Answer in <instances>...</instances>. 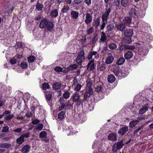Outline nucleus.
Returning <instances> with one entry per match:
<instances>
[{
	"label": "nucleus",
	"mask_w": 153,
	"mask_h": 153,
	"mask_svg": "<svg viewBox=\"0 0 153 153\" xmlns=\"http://www.w3.org/2000/svg\"><path fill=\"white\" fill-rule=\"evenodd\" d=\"M102 86H98L95 89V90L97 92H99V91H101L102 90Z\"/></svg>",
	"instance_id": "nucleus-60"
},
{
	"label": "nucleus",
	"mask_w": 153,
	"mask_h": 153,
	"mask_svg": "<svg viewBox=\"0 0 153 153\" xmlns=\"http://www.w3.org/2000/svg\"><path fill=\"white\" fill-rule=\"evenodd\" d=\"M39 122V120L37 119H36L35 120H33L32 122V123L33 125H36L38 124Z\"/></svg>",
	"instance_id": "nucleus-61"
},
{
	"label": "nucleus",
	"mask_w": 153,
	"mask_h": 153,
	"mask_svg": "<svg viewBox=\"0 0 153 153\" xmlns=\"http://www.w3.org/2000/svg\"><path fill=\"white\" fill-rule=\"evenodd\" d=\"M47 133L46 131H44L41 132L39 134V136L40 137L44 138L46 137Z\"/></svg>",
	"instance_id": "nucleus-42"
},
{
	"label": "nucleus",
	"mask_w": 153,
	"mask_h": 153,
	"mask_svg": "<svg viewBox=\"0 0 153 153\" xmlns=\"http://www.w3.org/2000/svg\"><path fill=\"white\" fill-rule=\"evenodd\" d=\"M129 15L134 17H137L138 18L143 17L145 15L144 12L139 10L136 7L131 8L129 11Z\"/></svg>",
	"instance_id": "nucleus-1"
},
{
	"label": "nucleus",
	"mask_w": 153,
	"mask_h": 153,
	"mask_svg": "<svg viewBox=\"0 0 153 153\" xmlns=\"http://www.w3.org/2000/svg\"><path fill=\"white\" fill-rule=\"evenodd\" d=\"M65 109H70V108L71 107V105L70 104V102L69 101L65 103Z\"/></svg>",
	"instance_id": "nucleus-41"
},
{
	"label": "nucleus",
	"mask_w": 153,
	"mask_h": 153,
	"mask_svg": "<svg viewBox=\"0 0 153 153\" xmlns=\"http://www.w3.org/2000/svg\"><path fill=\"white\" fill-rule=\"evenodd\" d=\"M114 72L116 76L119 77L120 79L124 78L128 75V73L126 71L120 70L119 68H117L114 69Z\"/></svg>",
	"instance_id": "nucleus-3"
},
{
	"label": "nucleus",
	"mask_w": 153,
	"mask_h": 153,
	"mask_svg": "<svg viewBox=\"0 0 153 153\" xmlns=\"http://www.w3.org/2000/svg\"><path fill=\"white\" fill-rule=\"evenodd\" d=\"M16 45L17 46V48H22V43L21 42H17Z\"/></svg>",
	"instance_id": "nucleus-59"
},
{
	"label": "nucleus",
	"mask_w": 153,
	"mask_h": 153,
	"mask_svg": "<svg viewBox=\"0 0 153 153\" xmlns=\"http://www.w3.org/2000/svg\"><path fill=\"white\" fill-rule=\"evenodd\" d=\"M93 93V90L91 87V86H90L89 87H88L86 94H88V96H91L92 95Z\"/></svg>",
	"instance_id": "nucleus-37"
},
{
	"label": "nucleus",
	"mask_w": 153,
	"mask_h": 153,
	"mask_svg": "<svg viewBox=\"0 0 153 153\" xmlns=\"http://www.w3.org/2000/svg\"><path fill=\"white\" fill-rule=\"evenodd\" d=\"M114 58L113 56L110 55H108L106 58L105 63L106 64L111 63L114 60Z\"/></svg>",
	"instance_id": "nucleus-17"
},
{
	"label": "nucleus",
	"mask_w": 153,
	"mask_h": 153,
	"mask_svg": "<svg viewBox=\"0 0 153 153\" xmlns=\"http://www.w3.org/2000/svg\"><path fill=\"white\" fill-rule=\"evenodd\" d=\"M100 19L99 17L95 19H94V22H93V25L94 26L95 28H98L100 25Z\"/></svg>",
	"instance_id": "nucleus-14"
},
{
	"label": "nucleus",
	"mask_w": 153,
	"mask_h": 153,
	"mask_svg": "<svg viewBox=\"0 0 153 153\" xmlns=\"http://www.w3.org/2000/svg\"><path fill=\"white\" fill-rule=\"evenodd\" d=\"M43 127V124H39L37 125L36 128L39 130L41 131L42 130Z\"/></svg>",
	"instance_id": "nucleus-49"
},
{
	"label": "nucleus",
	"mask_w": 153,
	"mask_h": 153,
	"mask_svg": "<svg viewBox=\"0 0 153 153\" xmlns=\"http://www.w3.org/2000/svg\"><path fill=\"white\" fill-rule=\"evenodd\" d=\"M106 27L108 31H110L113 30L114 26L111 24H109Z\"/></svg>",
	"instance_id": "nucleus-46"
},
{
	"label": "nucleus",
	"mask_w": 153,
	"mask_h": 153,
	"mask_svg": "<svg viewBox=\"0 0 153 153\" xmlns=\"http://www.w3.org/2000/svg\"><path fill=\"white\" fill-rule=\"evenodd\" d=\"M74 102H76L80 98V95L77 93L74 94L72 96Z\"/></svg>",
	"instance_id": "nucleus-24"
},
{
	"label": "nucleus",
	"mask_w": 153,
	"mask_h": 153,
	"mask_svg": "<svg viewBox=\"0 0 153 153\" xmlns=\"http://www.w3.org/2000/svg\"><path fill=\"white\" fill-rule=\"evenodd\" d=\"M89 68H90V69L91 71H93L95 68V64L94 63L91 64L90 65Z\"/></svg>",
	"instance_id": "nucleus-63"
},
{
	"label": "nucleus",
	"mask_w": 153,
	"mask_h": 153,
	"mask_svg": "<svg viewBox=\"0 0 153 153\" xmlns=\"http://www.w3.org/2000/svg\"><path fill=\"white\" fill-rule=\"evenodd\" d=\"M61 87V84L59 82H56L53 84L52 85V88L54 90H59Z\"/></svg>",
	"instance_id": "nucleus-18"
},
{
	"label": "nucleus",
	"mask_w": 153,
	"mask_h": 153,
	"mask_svg": "<svg viewBox=\"0 0 153 153\" xmlns=\"http://www.w3.org/2000/svg\"><path fill=\"white\" fill-rule=\"evenodd\" d=\"M94 60L93 59H91V60L89 61L87 65V69L89 68L90 65L91 64H92L93 63H94Z\"/></svg>",
	"instance_id": "nucleus-44"
},
{
	"label": "nucleus",
	"mask_w": 153,
	"mask_h": 153,
	"mask_svg": "<svg viewBox=\"0 0 153 153\" xmlns=\"http://www.w3.org/2000/svg\"><path fill=\"white\" fill-rule=\"evenodd\" d=\"M11 144L7 143H3L0 144V148L8 149L11 147Z\"/></svg>",
	"instance_id": "nucleus-26"
},
{
	"label": "nucleus",
	"mask_w": 153,
	"mask_h": 153,
	"mask_svg": "<svg viewBox=\"0 0 153 153\" xmlns=\"http://www.w3.org/2000/svg\"><path fill=\"white\" fill-rule=\"evenodd\" d=\"M42 86V88L45 90L47 89H49L50 88L49 84L47 82L43 83Z\"/></svg>",
	"instance_id": "nucleus-35"
},
{
	"label": "nucleus",
	"mask_w": 153,
	"mask_h": 153,
	"mask_svg": "<svg viewBox=\"0 0 153 153\" xmlns=\"http://www.w3.org/2000/svg\"><path fill=\"white\" fill-rule=\"evenodd\" d=\"M123 22H124L123 23L125 24V25L126 24L127 25H129L131 23V18L129 16L125 17L123 20Z\"/></svg>",
	"instance_id": "nucleus-15"
},
{
	"label": "nucleus",
	"mask_w": 153,
	"mask_h": 153,
	"mask_svg": "<svg viewBox=\"0 0 153 153\" xmlns=\"http://www.w3.org/2000/svg\"><path fill=\"white\" fill-rule=\"evenodd\" d=\"M65 104L64 103H62L61 106L59 107V110L61 111L63 110L65 108Z\"/></svg>",
	"instance_id": "nucleus-62"
},
{
	"label": "nucleus",
	"mask_w": 153,
	"mask_h": 153,
	"mask_svg": "<svg viewBox=\"0 0 153 153\" xmlns=\"http://www.w3.org/2000/svg\"><path fill=\"white\" fill-rule=\"evenodd\" d=\"M86 16L85 21L86 24H88L90 23L92 21V14L89 13H86L85 14Z\"/></svg>",
	"instance_id": "nucleus-7"
},
{
	"label": "nucleus",
	"mask_w": 153,
	"mask_h": 153,
	"mask_svg": "<svg viewBox=\"0 0 153 153\" xmlns=\"http://www.w3.org/2000/svg\"><path fill=\"white\" fill-rule=\"evenodd\" d=\"M24 138H23V136L21 135L16 140V143L20 145H21L24 141Z\"/></svg>",
	"instance_id": "nucleus-21"
},
{
	"label": "nucleus",
	"mask_w": 153,
	"mask_h": 153,
	"mask_svg": "<svg viewBox=\"0 0 153 153\" xmlns=\"http://www.w3.org/2000/svg\"><path fill=\"white\" fill-rule=\"evenodd\" d=\"M123 140H122L113 144L112 150L113 152L115 153L117 152V150H119L122 148L124 145L123 143Z\"/></svg>",
	"instance_id": "nucleus-2"
},
{
	"label": "nucleus",
	"mask_w": 153,
	"mask_h": 153,
	"mask_svg": "<svg viewBox=\"0 0 153 153\" xmlns=\"http://www.w3.org/2000/svg\"><path fill=\"white\" fill-rule=\"evenodd\" d=\"M120 2L122 6L126 7L128 5L129 1V0H121Z\"/></svg>",
	"instance_id": "nucleus-28"
},
{
	"label": "nucleus",
	"mask_w": 153,
	"mask_h": 153,
	"mask_svg": "<svg viewBox=\"0 0 153 153\" xmlns=\"http://www.w3.org/2000/svg\"><path fill=\"white\" fill-rule=\"evenodd\" d=\"M48 21V20L45 18L41 20L39 25V27L41 29L45 27Z\"/></svg>",
	"instance_id": "nucleus-9"
},
{
	"label": "nucleus",
	"mask_w": 153,
	"mask_h": 153,
	"mask_svg": "<svg viewBox=\"0 0 153 153\" xmlns=\"http://www.w3.org/2000/svg\"><path fill=\"white\" fill-rule=\"evenodd\" d=\"M69 66L71 71H73L76 69L78 67L77 65L75 64L70 65H69Z\"/></svg>",
	"instance_id": "nucleus-45"
},
{
	"label": "nucleus",
	"mask_w": 153,
	"mask_h": 153,
	"mask_svg": "<svg viewBox=\"0 0 153 153\" xmlns=\"http://www.w3.org/2000/svg\"><path fill=\"white\" fill-rule=\"evenodd\" d=\"M138 122V121L137 120H135L130 122L129 123V127L131 128L134 127Z\"/></svg>",
	"instance_id": "nucleus-30"
},
{
	"label": "nucleus",
	"mask_w": 153,
	"mask_h": 153,
	"mask_svg": "<svg viewBox=\"0 0 153 153\" xmlns=\"http://www.w3.org/2000/svg\"><path fill=\"white\" fill-rule=\"evenodd\" d=\"M131 39L130 37L125 36L123 39V42L125 44H129L131 43Z\"/></svg>",
	"instance_id": "nucleus-25"
},
{
	"label": "nucleus",
	"mask_w": 153,
	"mask_h": 153,
	"mask_svg": "<svg viewBox=\"0 0 153 153\" xmlns=\"http://www.w3.org/2000/svg\"><path fill=\"white\" fill-rule=\"evenodd\" d=\"M79 13L78 12L72 11L71 12V15L73 19H76L78 17Z\"/></svg>",
	"instance_id": "nucleus-23"
},
{
	"label": "nucleus",
	"mask_w": 153,
	"mask_h": 153,
	"mask_svg": "<svg viewBox=\"0 0 153 153\" xmlns=\"http://www.w3.org/2000/svg\"><path fill=\"white\" fill-rule=\"evenodd\" d=\"M21 67L23 69H25L27 67V65L25 62H22L20 64Z\"/></svg>",
	"instance_id": "nucleus-39"
},
{
	"label": "nucleus",
	"mask_w": 153,
	"mask_h": 153,
	"mask_svg": "<svg viewBox=\"0 0 153 153\" xmlns=\"http://www.w3.org/2000/svg\"><path fill=\"white\" fill-rule=\"evenodd\" d=\"M106 65L104 63L102 64L100 68V70L101 71H103L106 68Z\"/></svg>",
	"instance_id": "nucleus-55"
},
{
	"label": "nucleus",
	"mask_w": 153,
	"mask_h": 153,
	"mask_svg": "<svg viewBox=\"0 0 153 153\" xmlns=\"http://www.w3.org/2000/svg\"><path fill=\"white\" fill-rule=\"evenodd\" d=\"M98 39V37L97 35L94 36L91 42L93 44H94L97 41Z\"/></svg>",
	"instance_id": "nucleus-51"
},
{
	"label": "nucleus",
	"mask_w": 153,
	"mask_h": 153,
	"mask_svg": "<svg viewBox=\"0 0 153 153\" xmlns=\"http://www.w3.org/2000/svg\"><path fill=\"white\" fill-rule=\"evenodd\" d=\"M115 76L113 74H111L108 75V81L109 83H113L115 81Z\"/></svg>",
	"instance_id": "nucleus-19"
},
{
	"label": "nucleus",
	"mask_w": 153,
	"mask_h": 153,
	"mask_svg": "<svg viewBox=\"0 0 153 153\" xmlns=\"http://www.w3.org/2000/svg\"><path fill=\"white\" fill-rule=\"evenodd\" d=\"M107 40V37L106 36H101L100 38V40L103 42H105Z\"/></svg>",
	"instance_id": "nucleus-50"
},
{
	"label": "nucleus",
	"mask_w": 153,
	"mask_h": 153,
	"mask_svg": "<svg viewBox=\"0 0 153 153\" xmlns=\"http://www.w3.org/2000/svg\"><path fill=\"white\" fill-rule=\"evenodd\" d=\"M91 96H88V94H85L84 96V99L83 100H84V101L86 100L88 101V100H89V98Z\"/></svg>",
	"instance_id": "nucleus-56"
},
{
	"label": "nucleus",
	"mask_w": 153,
	"mask_h": 153,
	"mask_svg": "<svg viewBox=\"0 0 153 153\" xmlns=\"http://www.w3.org/2000/svg\"><path fill=\"white\" fill-rule=\"evenodd\" d=\"M62 69H63V68L59 66H57L54 68V71L57 72H61Z\"/></svg>",
	"instance_id": "nucleus-43"
},
{
	"label": "nucleus",
	"mask_w": 153,
	"mask_h": 153,
	"mask_svg": "<svg viewBox=\"0 0 153 153\" xmlns=\"http://www.w3.org/2000/svg\"><path fill=\"white\" fill-rule=\"evenodd\" d=\"M81 87L82 85L80 84H77L75 88V90L76 91H79L80 90Z\"/></svg>",
	"instance_id": "nucleus-53"
},
{
	"label": "nucleus",
	"mask_w": 153,
	"mask_h": 153,
	"mask_svg": "<svg viewBox=\"0 0 153 153\" xmlns=\"http://www.w3.org/2000/svg\"><path fill=\"white\" fill-rule=\"evenodd\" d=\"M120 48L122 50L126 49H129V45H123L120 46Z\"/></svg>",
	"instance_id": "nucleus-47"
},
{
	"label": "nucleus",
	"mask_w": 153,
	"mask_h": 153,
	"mask_svg": "<svg viewBox=\"0 0 153 153\" xmlns=\"http://www.w3.org/2000/svg\"><path fill=\"white\" fill-rule=\"evenodd\" d=\"M54 27V25L53 22L48 20L45 27L48 31H51Z\"/></svg>",
	"instance_id": "nucleus-10"
},
{
	"label": "nucleus",
	"mask_w": 153,
	"mask_h": 153,
	"mask_svg": "<svg viewBox=\"0 0 153 153\" xmlns=\"http://www.w3.org/2000/svg\"><path fill=\"white\" fill-rule=\"evenodd\" d=\"M35 58L34 56L31 55L27 58V60L29 63H32L34 61Z\"/></svg>",
	"instance_id": "nucleus-38"
},
{
	"label": "nucleus",
	"mask_w": 153,
	"mask_h": 153,
	"mask_svg": "<svg viewBox=\"0 0 153 153\" xmlns=\"http://www.w3.org/2000/svg\"><path fill=\"white\" fill-rule=\"evenodd\" d=\"M125 59L123 57H120L117 61L116 64L118 65H122L125 62Z\"/></svg>",
	"instance_id": "nucleus-29"
},
{
	"label": "nucleus",
	"mask_w": 153,
	"mask_h": 153,
	"mask_svg": "<svg viewBox=\"0 0 153 153\" xmlns=\"http://www.w3.org/2000/svg\"><path fill=\"white\" fill-rule=\"evenodd\" d=\"M108 139L110 140L113 141H116L117 140V135L115 133H111L108 136Z\"/></svg>",
	"instance_id": "nucleus-11"
},
{
	"label": "nucleus",
	"mask_w": 153,
	"mask_h": 153,
	"mask_svg": "<svg viewBox=\"0 0 153 153\" xmlns=\"http://www.w3.org/2000/svg\"><path fill=\"white\" fill-rule=\"evenodd\" d=\"M108 47L111 50H113L116 48L117 46L116 44L111 43L109 45Z\"/></svg>",
	"instance_id": "nucleus-34"
},
{
	"label": "nucleus",
	"mask_w": 153,
	"mask_h": 153,
	"mask_svg": "<svg viewBox=\"0 0 153 153\" xmlns=\"http://www.w3.org/2000/svg\"><path fill=\"white\" fill-rule=\"evenodd\" d=\"M126 25L125 24L122 23H120L117 25L116 28L118 30L123 31L126 28Z\"/></svg>",
	"instance_id": "nucleus-12"
},
{
	"label": "nucleus",
	"mask_w": 153,
	"mask_h": 153,
	"mask_svg": "<svg viewBox=\"0 0 153 153\" xmlns=\"http://www.w3.org/2000/svg\"><path fill=\"white\" fill-rule=\"evenodd\" d=\"M83 1V0H74V3L76 4H80Z\"/></svg>",
	"instance_id": "nucleus-64"
},
{
	"label": "nucleus",
	"mask_w": 153,
	"mask_h": 153,
	"mask_svg": "<svg viewBox=\"0 0 153 153\" xmlns=\"http://www.w3.org/2000/svg\"><path fill=\"white\" fill-rule=\"evenodd\" d=\"M148 104H146L143 108H142L140 110L139 113L141 114L145 113L146 111L148 110Z\"/></svg>",
	"instance_id": "nucleus-22"
},
{
	"label": "nucleus",
	"mask_w": 153,
	"mask_h": 153,
	"mask_svg": "<svg viewBox=\"0 0 153 153\" xmlns=\"http://www.w3.org/2000/svg\"><path fill=\"white\" fill-rule=\"evenodd\" d=\"M132 52L130 50L127 51L125 53L124 56L126 59H131L133 56Z\"/></svg>",
	"instance_id": "nucleus-13"
},
{
	"label": "nucleus",
	"mask_w": 153,
	"mask_h": 153,
	"mask_svg": "<svg viewBox=\"0 0 153 153\" xmlns=\"http://www.w3.org/2000/svg\"><path fill=\"white\" fill-rule=\"evenodd\" d=\"M45 94L46 100L48 101H50L52 97L51 94L50 92H48Z\"/></svg>",
	"instance_id": "nucleus-33"
},
{
	"label": "nucleus",
	"mask_w": 153,
	"mask_h": 153,
	"mask_svg": "<svg viewBox=\"0 0 153 153\" xmlns=\"http://www.w3.org/2000/svg\"><path fill=\"white\" fill-rule=\"evenodd\" d=\"M30 147L29 145L24 146L21 149V152L23 153H28L29 152Z\"/></svg>",
	"instance_id": "nucleus-16"
},
{
	"label": "nucleus",
	"mask_w": 153,
	"mask_h": 153,
	"mask_svg": "<svg viewBox=\"0 0 153 153\" xmlns=\"http://www.w3.org/2000/svg\"><path fill=\"white\" fill-rule=\"evenodd\" d=\"M36 9L39 11H41L43 7V4H40L39 1L37 3V4L36 5Z\"/></svg>",
	"instance_id": "nucleus-27"
},
{
	"label": "nucleus",
	"mask_w": 153,
	"mask_h": 153,
	"mask_svg": "<svg viewBox=\"0 0 153 153\" xmlns=\"http://www.w3.org/2000/svg\"><path fill=\"white\" fill-rule=\"evenodd\" d=\"M9 128L8 126H5L3 127L2 130L3 132H7L9 130Z\"/></svg>",
	"instance_id": "nucleus-54"
},
{
	"label": "nucleus",
	"mask_w": 153,
	"mask_h": 153,
	"mask_svg": "<svg viewBox=\"0 0 153 153\" xmlns=\"http://www.w3.org/2000/svg\"><path fill=\"white\" fill-rule=\"evenodd\" d=\"M133 34V30L131 29L127 28L124 31V34L125 36L131 38Z\"/></svg>",
	"instance_id": "nucleus-8"
},
{
	"label": "nucleus",
	"mask_w": 153,
	"mask_h": 153,
	"mask_svg": "<svg viewBox=\"0 0 153 153\" xmlns=\"http://www.w3.org/2000/svg\"><path fill=\"white\" fill-rule=\"evenodd\" d=\"M128 130V127L126 126H124L122 127H120L118 133L121 136H123L126 134Z\"/></svg>",
	"instance_id": "nucleus-6"
},
{
	"label": "nucleus",
	"mask_w": 153,
	"mask_h": 153,
	"mask_svg": "<svg viewBox=\"0 0 153 153\" xmlns=\"http://www.w3.org/2000/svg\"><path fill=\"white\" fill-rule=\"evenodd\" d=\"M111 11V8L109 7L102 14V18L103 22H104L105 21H107L108 18Z\"/></svg>",
	"instance_id": "nucleus-4"
},
{
	"label": "nucleus",
	"mask_w": 153,
	"mask_h": 153,
	"mask_svg": "<svg viewBox=\"0 0 153 153\" xmlns=\"http://www.w3.org/2000/svg\"><path fill=\"white\" fill-rule=\"evenodd\" d=\"M22 128L21 127H19L17 128L16 129L14 130L13 131L14 132H17V133H20L22 131Z\"/></svg>",
	"instance_id": "nucleus-57"
},
{
	"label": "nucleus",
	"mask_w": 153,
	"mask_h": 153,
	"mask_svg": "<svg viewBox=\"0 0 153 153\" xmlns=\"http://www.w3.org/2000/svg\"><path fill=\"white\" fill-rule=\"evenodd\" d=\"M85 53L83 52V54H80L78 55L77 57L76 61L79 65H81L82 62L85 59Z\"/></svg>",
	"instance_id": "nucleus-5"
},
{
	"label": "nucleus",
	"mask_w": 153,
	"mask_h": 153,
	"mask_svg": "<svg viewBox=\"0 0 153 153\" xmlns=\"http://www.w3.org/2000/svg\"><path fill=\"white\" fill-rule=\"evenodd\" d=\"M84 100H83V99H79V100L76 102V105H77V106H79L81 104H82Z\"/></svg>",
	"instance_id": "nucleus-58"
},
{
	"label": "nucleus",
	"mask_w": 153,
	"mask_h": 153,
	"mask_svg": "<svg viewBox=\"0 0 153 153\" xmlns=\"http://www.w3.org/2000/svg\"><path fill=\"white\" fill-rule=\"evenodd\" d=\"M33 114L31 112H30L29 111H28L25 114V116L27 118L31 117H32Z\"/></svg>",
	"instance_id": "nucleus-48"
},
{
	"label": "nucleus",
	"mask_w": 153,
	"mask_h": 153,
	"mask_svg": "<svg viewBox=\"0 0 153 153\" xmlns=\"http://www.w3.org/2000/svg\"><path fill=\"white\" fill-rule=\"evenodd\" d=\"M50 14L52 18H56L58 16V12L56 9H54L51 11Z\"/></svg>",
	"instance_id": "nucleus-20"
},
{
	"label": "nucleus",
	"mask_w": 153,
	"mask_h": 153,
	"mask_svg": "<svg viewBox=\"0 0 153 153\" xmlns=\"http://www.w3.org/2000/svg\"><path fill=\"white\" fill-rule=\"evenodd\" d=\"M69 7L68 5H64L62 9L61 12L62 13H65L67 12L69 10Z\"/></svg>",
	"instance_id": "nucleus-31"
},
{
	"label": "nucleus",
	"mask_w": 153,
	"mask_h": 153,
	"mask_svg": "<svg viewBox=\"0 0 153 153\" xmlns=\"http://www.w3.org/2000/svg\"><path fill=\"white\" fill-rule=\"evenodd\" d=\"M65 115V112L64 111H61L58 114V118L59 120H62Z\"/></svg>",
	"instance_id": "nucleus-32"
},
{
	"label": "nucleus",
	"mask_w": 153,
	"mask_h": 153,
	"mask_svg": "<svg viewBox=\"0 0 153 153\" xmlns=\"http://www.w3.org/2000/svg\"><path fill=\"white\" fill-rule=\"evenodd\" d=\"M70 95V93L68 91H66L63 94V97L65 99H67L69 98Z\"/></svg>",
	"instance_id": "nucleus-36"
},
{
	"label": "nucleus",
	"mask_w": 153,
	"mask_h": 153,
	"mask_svg": "<svg viewBox=\"0 0 153 153\" xmlns=\"http://www.w3.org/2000/svg\"><path fill=\"white\" fill-rule=\"evenodd\" d=\"M14 116L13 114H10L6 117L5 119L6 120L8 121L11 120Z\"/></svg>",
	"instance_id": "nucleus-52"
},
{
	"label": "nucleus",
	"mask_w": 153,
	"mask_h": 153,
	"mask_svg": "<svg viewBox=\"0 0 153 153\" xmlns=\"http://www.w3.org/2000/svg\"><path fill=\"white\" fill-rule=\"evenodd\" d=\"M94 31V28L93 26L91 27L87 30V34L90 35Z\"/></svg>",
	"instance_id": "nucleus-40"
}]
</instances>
